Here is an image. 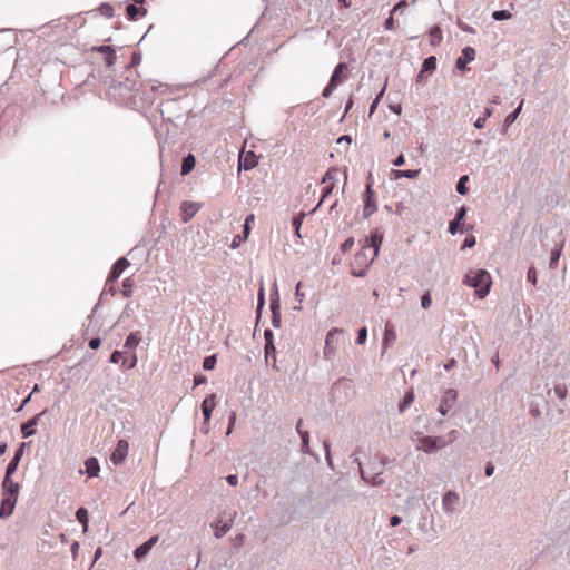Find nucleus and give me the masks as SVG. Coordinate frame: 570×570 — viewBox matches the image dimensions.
<instances>
[{
  "label": "nucleus",
  "instance_id": "1",
  "mask_svg": "<svg viewBox=\"0 0 570 570\" xmlns=\"http://www.w3.org/2000/svg\"><path fill=\"white\" fill-rule=\"evenodd\" d=\"M159 111L164 121L178 127L185 124L188 108L181 106L180 99H167L160 104Z\"/></svg>",
  "mask_w": 570,
  "mask_h": 570
},
{
  "label": "nucleus",
  "instance_id": "2",
  "mask_svg": "<svg viewBox=\"0 0 570 570\" xmlns=\"http://www.w3.org/2000/svg\"><path fill=\"white\" fill-rule=\"evenodd\" d=\"M464 283L475 288V294L479 298H484L490 292L492 281L488 271L481 268L468 273L464 277Z\"/></svg>",
  "mask_w": 570,
  "mask_h": 570
},
{
  "label": "nucleus",
  "instance_id": "3",
  "mask_svg": "<svg viewBox=\"0 0 570 570\" xmlns=\"http://www.w3.org/2000/svg\"><path fill=\"white\" fill-rule=\"evenodd\" d=\"M364 196H365V200H364V208H363V217L368 218L377 209L376 202H375V191L373 190V177H372L371 173L367 178V184L365 187Z\"/></svg>",
  "mask_w": 570,
  "mask_h": 570
},
{
  "label": "nucleus",
  "instance_id": "4",
  "mask_svg": "<svg viewBox=\"0 0 570 570\" xmlns=\"http://www.w3.org/2000/svg\"><path fill=\"white\" fill-rule=\"evenodd\" d=\"M382 242H383V233L379 228L373 229L371 232L370 236L365 238L364 247H368V248L373 249V254L368 261V264L372 263L379 256Z\"/></svg>",
  "mask_w": 570,
  "mask_h": 570
},
{
  "label": "nucleus",
  "instance_id": "5",
  "mask_svg": "<svg viewBox=\"0 0 570 570\" xmlns=\"http://www.w3.org/2000/svg\"><path fill=\"white\" fill-rule=\"evenodd\" d=\"M420 445H417V450L423 451L425 453H434L436 450L443 448L445 442L441 443V438L439 436H425L422 435L419 438Z\"/></svg>",
  "mask_w": 570,
  "mask_h": 570
},
{
  "label": "nucleus",
  "instance_id": "6",
  "mask_svg": "<svg viewBox=\"0 0 570 570\" xmlns=\"http://www.w3.org/2000/svg\"><path fill=\"white\" fill-rule=\"evenodd\" d=\"M460 503V495L458 492L450 490L442 497V510L445 514L452 515Z\"/></svg>",
  "mask_w": 570,
  "mask_h": 570
},
{
  "label": "nucleus",
  "instance_id": "7",
  "mask_svg": "<svg viewBox=\"0 0 570 570\" xmlns=\"http://www.w3.org/2000/svg\"><path fill=\"white\" fill-rule=\"evenodd\" d=\"M456 399H458V391L454 389H448L441 397V402L438 407V411L442 415H446L449 413L450 409L455 403Z\"/></svg>",
  "mask_w": 570,
  "mask_h": 570
},
{
  "label": "nucleus",
  "instance_id": "8",
  "mask_svg": "<svg viewBox=\"0 0 570 570\" xmlns=\"http://www.w3.org/2000/svg\"><path fill=\"white\" fill-rule=\"evenodd\" d=\"M129 444L126 440L121 439L117 442L115 450L110 455V461L115 465L121 464L128 454Z\"/></svg>",
  "mask_w": 570,
  "mask_h": 570
},
{
  "label": "nucleus",
  "instance_id": "9",
  "mask_svg": "<svg viewBox=\"0 0 570 570\" xmlns=\"http://www.w3.org/2000/svg\"><path fill=\"white\" fill-rule=\"evenodd\" d=\"M19 491V483L12 480V474L6 473L4 479L2 481V495L16 498L18 500Z\"/></svg>",
  "mask_w": 570,
  "mask_h": 570
},
{
  "label": "nucleus",
  "instance_id": "10",
  "mask_svg": "<svg viewBox=\"0 0 570 570\" xmlns=\"http://www.w3.org/2000/svg\"><path fill=\"white\" fill-rule=\"evenodd\" d=\"M129 266L127 258L121 257L115 262L107 277V284H112L118 281L122 272Z\"/></svg>",
  "mask_w": 570,
  "mask_h": 570
},
{
  "label": "nucleus",
  "instance_id": "11",
  "mask_svg": "<svg viewBox=\"0 0 570 570\" xmlns=\"http://www.w3.org/2000/svg\"><path fill=\"white\" fill-rule=\"evenodd\" d=\"M47 413V409L28 420L27 422L21 424V434L23 439H28L36 434V426L39 423L42 415Z\"/></svg>",
  "mask_w": 570,
  "mask_h": 570
},
{
  "label": "nucleus",
  "instance_id": "12",
  "mask_svg": "<svg viewBox=\"0 0 570 570\" xmlns=\"http://www.w3.org/2000/svg\"><path fill=\"white\" fill-rule=\"evenodd\" d=\"M355 462L358 464L361 478L365 482L370 483L372 487H380L384 483V480L381 478L383 473L382 470L374 472L372 476H370V472L367 470H364V466L361 463V461L358 459H355Z\"/></svg>",
  "mask_w": 570,
  "mask_h": 570
},
{
  "label": "nucleus",
  "instance_id": "13",
  "mask_svg": "<svg viewBox=\"0 0 570 570\" xmlns=\"http://www.w3.org/2000/svg\"><path fill=\"white\" fill-rule=\"evenodd\" d=\"M200 209V204L195 202L185 200L180 205L181 219L184 223H188L196 213Z\"/></svg>",
  "mask_w": 570,
  "mask_h": 570
},
{
  "label": "nucleus",
  "instance_id": "14",
  "mask_svg": "<svg viewBox=\"0 0 570 570\" xmlns=\"http://www.w3.org/2000/svg\"><path fill=\"white\" fill-rule=\"evenodd\" d=\"M474 59H475V50L472 47H469V46L464 47L462 49L461 56L458 57V59L455 61V67L459 70H465L466 69V65L469 62H472Z\"/></svg>",
  "mask_w": 570,
  "mask_h": 570
},
{
  "label": "nucleus",
  "instance_id": "15",
  "mask_svg": "<svg viewBox=\"0 0 570 570\" xmlns=\"http://www.w3.org/2000/svg\"><path fill=\"white\" fill-rule=\"evenodd\" d=\"M215 405H216V394L215 393L209 394L202 402V412L204 415V424H208V422L212 417V413L215 409Z\"/></svg>",
  "mask_w": 570,
  "mask_h": 570
},
{
  "label": "nucleus",
  "instance_id": "16",
  "mask_svg": "<svg viewBox=\"0 0 570 570\" xmlns=\"http://www.w3.org/2000/svg\"><path fill=\"white\" fill-rule=\"evenodd\" d=\"M28 445V443L26 442H22L19 448L16 450L14 454H13V458L10 460V462L8 463L7 468H6V473H9V474H14L18 466H19V463L23 456V453H24V449L26 446Z\"/></svg>",
  "mask_w": 570,
  "mask_h": 570
},
{
  "label": "nucleus",
  "instance_id": "17",
  "mask_svg": "<svg viewBox=\"0 0 570 570\" xmlns=\"http://www.w3.org/2000/svg\"><path fill=\"white\" fill-rule=\"evenodd\" d=\"M16 504H17L16 498H9V497L2 495L1 507H0V519L9 518L13 513Z\"/></svg>",
  "mask_w": 570,
  "mask_h": 570
},
{
  "label": "nucleus",
  "instance_id": "18",
  "mask_svg": "<svg viewBox=\"0 0 570 570\" xmlns=\"http://www.w3.org/2000/svg\"><path fill=\"white\" fill-rule=\"evenodd\" d=\"M342 333L341 330L338 328H332L327 335H326V340H325V348H324V355L326 358H331L335 351H336V347L335 346H332V341L336 340V337Z\"/></svg>",
  "mask_w": 570,
  "mask_h": 570
},
{
  "label": "nucleus",
  "instance_id": "19",
  "mask_svg": "<svg viewBox=\"0 0 570 570\" xmlns=\"http://www.w3.org/2000/svg\"><path fill=\"white\" fill-rule=\"evenodd\" d=\"M347 65L346 62H340L334 68V71L330 78V81H334V83L340 85L346 78Z\"/></svg>",
  "mask_w": 570,
  "mask_h": 570
},
{
  "label": "nucleus",
  "instance_id": "20",
  "mask_svg": "<svg viewBox=\"0 0 570 570\" xmlns=\"http://www.w3.org/2000/svg\"><path fill=\"white\" fill-rule=\"evenodd\" d=\"M567 386L564 384H557L553 390H550L548 392V396L551 399L552 397V394L560 400V402H564L566 401V397H567ZM564 406L566 404L562 403L560 404V409L559 411L560 412H563L564 411Z\"/></svg>",
  "mask_w": 570,
  "mask_h": 570
},
{
  "label": "nucleus",
  "instance_id": "21",
  "mask_svg": "<svg viewBox=\"0 0 570 570\" xmlns=\"http://www.w3.org/2000/svg\"><path fill=\"white\" fill-rule=\"evenodd\" d=\"M126 13L129 20L136 21L147 14V9L144 7H137L135 3H131L126 7Z\"/></svg>",
  "mask_w": 570,
  "mask_h": 570
},
{
  "label": "nucleus",
  "instance_id": "22",
  "mask_svg": "<svg viewBox=\"0 0 570 570\" xmlns=\"http://www.w3.org/2000/svg\"><path fill=\"white\" fill-rule=\"evenodd\" d=\"M420 169H392L391 175L394 179L409 178L414 179L420 175Z\"/></svg>",
  "mask_w": 570,
  "mask_h": 570
},
{
  "label": "nucleus",
  "instance_id": "23",
  "mask_svg": "<svg viewBox=\"0 0 570 570\" xmlns=\"http://www.w3.org/2000/svg\"><path fill=\"white\" fill-rule=\"evenodd\" d=\"M114 88L118 89L120 95H126L127 92L138 90V81L127 78L124 82H119L118 87L114 86Z\"/></svg>",
  "mask_w": 570,
  "mask_h": 570
},
{
  "label": "nucleus",
  "instance_id": "24",
  "mask_svg": "<svg viewBox=\"0 0 570 570\" xmlns=\"http://www.w3.org/2000/svg\"><path fill=\"white\" fill-rule=\"evenodd\" d=\"M86 473L89 478L98 476L100 471L99 462L96 458L91 456L85 461Z\"/></svg>",
  "mask_w": 570,
  "mask_h": 570
},
{
  "label": "nucleus",
  "instance_id": "25",
  "mask_svg": "<svg viewBox=\"0 0 570 570\" xmlns=\"http://www.w3.org/2000/svg\"><path fill=\"white\" fill-rule=\"evenodd\" d=\"M196 159L193 154H188L181 160L180 173L183 176L188 175L195 167Z\"/></svg>",
  "mask_w": 570,
  "mask_h": 570
},
{
  "label": "nucleus",
  "instance_id": "26",
  "mask_svg": "<svg viewBox=\"0 0 570 570\" xmlns=\"http://www.w3.org/2000/svg\"><path fill=\"white\" fill-rule=\"evenodd\" d=\"M257 163L256 155L253 151H249L243 160H239V166L245 170H249L256 167Z\"/></svg>",
  "mask_w": 570,
  "mask_h": 570
},
{
  "label": "nucleus",
  "instance_id": "27",
  "mask_svg": "<svg viewBox=\"0 0 570 570\" xmlns=\"http://www.w3.org/2000/svg\"><path fill=\"white\" fill-rule=\"evenodd\" d=\"M436 57L430 56L423 60L421 70L428 75H432L436 69Z\"/></svg>",
  "mask_w": 570,
  "mask_h": 570
},
{
  "label": "nucleus",
  "instance_id": "28",
  "mask_svg": "<svg viewBox=\"0 0 570 570\" xmlns=\"http://www.w3.org/2000/svg\"><path fill=\"white\" fill-rule=\"evenodd\" d=\"M265 352V362L269 364L272 362L273 367H276V347L275 344H269V346L264 347Z\"/></svg>",
  "mask_w": 570,
  "mask_h": 570
},
{
  "label": "nucleus",
  "instance_id": "29",
  "mask_svg": "<svg viewBox=\"0 0 570 570\" xmlns=\"http://www.w3.org/2000/svg\"><path fill=\"white\" fill-rule=\"evenodd\" d=\"M413 401H414V392L412 390H410L405 393L402 402L399 404L400 413L405 412L412 405Z\"/></svg>",
  "mask_w": 570,
  "mask_h": 570
},
{
  "label": "nucleus",
  "instance_id": "30",
  "mask_svg": "<svg viewBox=\"0 0 570 570\" xmlns=\"http://www.w3.org/2000/svg\"><path fill=\"white\" fill-rule=\"evenodd\" d=\"M76 519L79 521L80 524L83 527V531L86 532L88 530L89 524V518H88V511L86 508H79L76 511Z\"/></svg>",
  "mask_w": 570,
  "mask_h": 570
},
{
  "label": "nucleus",
  "instance_id": "31",
  "mask_svg": "<svg viewBox=\"0 0 570 570\" xmlns=\"http://www.w3.org/2000/svg\"><path fill=\"white\" fill-rule=\"evenodd\" d=\"M269 309H281V302H279V294L276 286V283L274 284V287L269 295Z\"/></svg>",
  "mask_w": 570,
  "mask_h": 570
},
{
  "label": "nucleus",
  "instance_id": "32",
  "mask_svg": "<svg viewBox=\"0 0 570 570\" xmlns=\"http://www.w3.org/2000/svg\"><path fill=\"white\" fill-rule=\"evenodd\" d=\"M562 246L563 245L556 246V248H553L551 250L549 267L552 268V269L558 267V263H559V259H560V256H561V253H562Z\"/></svg>",
  "mask_w": 570,
  "mask_h": 570
},
{
  "label": "nucleus",
  "instance_id": "33",
  "mask_svg": "<svg viewBox=\"0 0 570 570\" xmlns=\"http://www.w3.org/2000/svg\"><path fill=\"white\" fill-rule=\"evenodd\" d=\"M151 550V548L149 547V544H147V542L145 541L142 544L138 546L135 550H134V557L140 561L142 560L148 553L149 551Z\"/></svg>",
  "mask_w": 570,
  "mask_h": 570
},
{
  "label": "nucleus",
  "instance_id": "34",
  "mask_svg": "<svg viewBox=\"0 0 570 570\" xmlns=\"http://www.w3.org/2000/svg\"><path fill=\"white\" fill-rule=\"evenodd\" d=\"M304 218H305V213H304V212H301V213H298L297 215H295V216L293 217V219H292V226H293V228H294V230H295V235H296L297 237H299V238H301V233H299V230H301L302 224H303V222H304Z\"/></svg>",
  "mask_w": 570,
  "mask_h": 570
},
{
  "label": "nucleus",
  "instance_id": "35",
  "mask_svg": "<svg viewBox=\"0 0 570 570\" xmlns=\"http://www.w3.org/2000/svg\"><path fill=\"white\" fill-rule=\"evenodd\" d=\"M301 440H302V443H301V452L303 454H312V450L309 448V433L308 431H304L303 433H301Z\"/></svg>",
  "mask_w": 570,
  "mask_h": 570
},
{
  "label": "nucleus",
  "instance_id": "36",
  "mask_svg": "<svg viewBox=\"0 0 570 570\" xmlns=\"http://www.w3.org/2000/svg\"><path fill=\"white\" fill-rule=\"evenodd\" d=\"M337 176H338V169L332 167L323 176L322 183H328V184L335 185V183L337 181Z\"/></svg>",
  "mask_w": 570,
  "mask_h": 570
},
{
  "label": "nucleus",
  "instance_id": "37",
  "mask_svg": "<svg viewBox=\"0 0 570 570\" xmlns=\"http://www.w3.org/2000/svg\"><path fill=\"white\" fill-rule=\"evenodd\" d=\"M469 180V176L468 175H463L459 178L458 183H456V186H455V189L456 191L460 194V195H466L468 191H469V188L466 186V183Z\"/></svg>",
  "mask_w": 570,
  "mask_h": 570
},
{
  "label": "nucleus",
  "instance_id": "38",
  "mask_svg": "<svg viewBox=\"0 0 570 570\" xmlns=\"http://www.w3.org/2000/svg\"><path fill=\"white\" fill-rule=\"evenodd\" d=\"M139 342H140V337H139L138 333H130L127 336L124 346L126 348L131 350V348H135L139 344Z\"/></svg>",
  "mask_w": 570,
  "mask_h": 570
},
{
  "label": "nucleus",
  "instance_id": "39",
  "mask_svg": "<svg viewBox=\"0 0 570 570\" xmlns=\"http://www.w3.org/2000/svg\"><path fill=\"white\" fill-rule=\"evenodd\" d=\"M430 37H431V45L432 46L439 45L442 41V31H441L440 27L434 26L430 30Z\"/></svg>",
  "mask_w": 570,
  "mask_h": 570
},
{
  "label": "nucleus",
  "instance_id": "40",
  "mask_svg": "<svg viewBox=\"0 0 570 570\" xmlns=\"http://www.w3.org/2000/svg\"><path fill=\"white\" fill-rule=\"evenodd\" d=\"M522 105H523V100H521V102L519 104V106L512 111L510 112L505 119H504V125L507 127H509L511 124H513L515 121V119L518 118L519 114L521 112V109H522Z\"/></svg>",
  "mask_w": 570,
  "mask_h": 570
},
{
  "label": "nucleus",
  "instance_id": "41",
  "mask_svg": "<svg viewBox=\"0 0 570 570\" xmlns=\"http://www.w3.org/2000/svg\"><path fill=\"white\" fill-rule=\"evenodd\" d=\"M333 189H334V184H328L326 185L323 189H322V196H321V199L320 202L317 203V205L315 206V208L313 209V212H316L321 205L323 204V202L333 193Z\"/></svg>",
  "mask_w": 570,
  "mask_h": 570
},
{
  "label": "nucleus",
  "instance_id": "42",
  "mask_svg": "<svg viewBox=\"0 0 570 570\" xmlns=\"http://www.w3.org/2000/svg\"><path fill=\"white\" fill-rule=\"evenodd\" d=\"M216 363H217V355L216 354L208 355L203 361V368L205 371H212L215 368Z\"/></svg>",
  "mask_w": 570,
  "mask_h": 570
},
{
  "label": "nucleus",
  "instance_id": "43",
  "mask_svg": "<svg viewBox=\"0 0 570 570\" xmlns=\"http://www.w3.org/2000/svg\"><path fill=\"white\" fill-rule=\"evenodd\" d=\"M134 286V279L131 277H127L122 281V289H121V294L125 296V297H130L131 296V288Z\"/></svg>",
  "mask_w": 570,
  "mask_h": 570
},
{
  "label": "nucleus",
  "instance_id": "44",
  "mask_svg": "<svg viewBox=\"0 0 570 570\" xmlns=\"http://www.w3.org/2000/svg\"><path fill=\"white\" fill-rule=\"evenodd\" d=\"M492 18L493 20L495 21H503V20H509L512 18V14L510 11L508 10H495L492 12Z\"/></svg>",
  "mask_w": 570,
  "mask_h": 570
},
{
  "label": "nucleus",
  "instance_id": "45",
  "mask_svg": "<svg viewBox=\"0 0 570 570\" xmlns=\"http://www.w3.org/2000/svg\"><path fill=\"white\" fill-rule=\"evenodd\" d=\"M232 528V521L228 523H224L223 525H216V529H215V537L217 539H220L223 538Z\"/></svg>",
  "mask_w": 570,
  "mask_h": 570
},
{
  "label": "nucleus",
  "instance_id": "46",
  "mask_svg": "<svg viewBox=\"0 0 570 570\" xmlns=\"http://www.w3.org/2000/svg\"><path fill=\"white\" fill-rule=\"evenodd\" d=\"M272 313V325L275 328H279L282 326V314L281 309H271Z\"/></svg>",
  "mask_w": 570,
  "mask_h": 570
},
{
  "label": "nucleus",
  "instance_id": "47",
  "mask_svg": "<svg viewBox=\"0 0 570 570\" xmlns=\"http://www.w3.org/2000/svg\"><path fill=\"white\" fill-rule=\"evenodd\" d=\"M255 220V216L254 214H249L246 216L245 218V223H244V226H243V234H244V237L247 238L249 233H250V225L254 223Z\"/></svg>",
  "mask_w": 570,
  "mask_h": 570
},
{
  "label": "nucleus",
  "instance_id": "48",
  "mask_svg": "<svg viewBox=\"0 0 570 570\" xmlns=\"http://www.w3.org/2000/svg\"><path fill=\"white\" fill-rule=\"evenodd\" d=\"M99 12L107 18H112L115 10H114L112 6L105 2V3L100 4Z\"/></svg>",
  "mask_w": 570,
  "mask_h": 570
},
{
  "label": "nucleus",
  "instance_id": "49",
  "mask_svg": "<svg viewBox=\"0 0 570 570\" xmlns=\"http://www.w3.org/2000/svg\"><path fill=\"white\" fill-rule=\"evenodd\" d=\"M264 305H265L264 289L261 288L258 292V299H257V307H256L257 318L261 317Z\"/></svg>",
  "mask_w": 570,
  "mask_h": 570
},
{
  "label": "nucleus",
  "instance_id": "50",
  "mask_svg": "<svg viewBox=\"0 0 570 570\" xmlns=\"http://www.w3.org/2000/svg\"><path fill=\"white\" fill-rule=\"evenodd\" d=\"M367 340V328L365 326L358 328L357 336H356V343L360 345H363Z\"/></svg>",
  "mask_w": 570,
  "mask_h": 570
},
{
  "label": "nucleus",
  "instance_id": "51",
  "mask_svg": "<svg viewBox=\"0 0 570 570\" xmlns=\"http://www.w3.org/2000/svg\"><path fill=\"white\" fill-rule=\"evenodd\" d=\"M460 227H462V229H464V225H462L460 222H456V219L453 218L449 223L448 232L452 235H455Z\"/></svg>",
  "mask_w": 570,
  "mask_h": 570
},
{
  "label": "nucleus",
  "instance_id": "52",
  "mask_svg": "<svg viewBox=\"0 0 570 570\" xmlns=\"http://www.w3.org/2000/svg\"><path fill=\"white\" fill-rule=\"evenodd\" d=\"M338 85L334 83V81H328V83L326 85V87L323 89L322 91V96L324 98H328L331 97L332 92L336 89Z\"/></svg>",
  "mask_w": 570,
  "mask_h": 570
},
{
  "label": "nucleus",
  "instance_id": "53",
  "mask_svg": "<svg viewBox=\"0 0 570 570\" xmlns=\"http://www.w3.org/2000/svg\"><path fill=\"white\" fill-rule=\"evenodd\" d=\"M94 51H97L102 55L114 53L115 49L111 46L102 45L92 48Z\"/></svg>",
  "mask_w": 570,
  "mask_h": 570
},
{
  "label": "nucleus",
  "instance_id": "54",
  "mask_svg": "<svg viewBox=\"0 0 570 570\" xmlns=\"http://www.w3.org/2000/svg\"><path fill=\"white\" fill-rule=\"evenodd\" d=\"M431 304H432V298H431L430 292H426L421 297V306H422V308L428 309L431 306Z\"/></svg>",
  "mask_w": 570,
  "mask_h": 570
},
{
  "label": "nucleus",
  "instance_id": "55",
  "mask_svg": "<svg viewBox=\"0 0 570 570\" xmlns=\"http://www.w3.org/2000/svg\"><path fill=\"white\" fill-rule=\"evenodd\" d=\"M527 279L530 282L533 286L537 285L538 278H537V271L534 267H530L527 273Z\"/></svg>",
  "mask_w": 570,
  "mask_h": 570
},
{
  "label": "nucleus",
  "instance_id": "56",
  "mask_svg": "<svg viewBox=\"0 0 570 570\" xmlns=\"http://www.w3.org/2000/svg\"><path fill=\"white\" fill-rule=\"evenodd\" d=\"M264 340H265V346H269V344H274V333L272 330L266 328L264 331Z\"/></svg>",
  "mask_w": 570,
  "mask_h": 570
},
{
  "label": "nucleus",
  "instance_id": "57",
  "mask_svg": "<svg viewBox=\"0 0 570 570\" xmlns=\"http://www.w3.org/2000/svg\"><path fill=\"white\" fill-rule=\"evenodd\" d=\"M354 245V238L348 237L344 240V243L341 245V250L343 253H347Z\"/></svg>",
  "mask_w": 570,
  "mask_h": 570
},
{
  "label": "nucleus",
  "instance_id": "58",
  "mask_svg": "<svg viewBox=\"0 0 570 570\" xmlns=\"http://www.w3.org/2000/svg\"><path fill=\"white\" fill-rule=\"evenodd\" d=\"M235 422H236V413L232 412L229 417H228V426H227V431H226L227 435H229L233 432Z\"/></svg>",
  "mask_w": 570,
  "mask_h": 570
},
{
  "label": "nucleus",
  "instance_id": "59",
  "mask_svg": "<svg viewBox=\"0 0 570 570\" xmlns=\"http://www.w3.org/2000/svg\"><path fill=\"white\" fill-rule=\"evenodd\" d=\"M466 207L465 206H461L456 214H455V217L454 219H456V222H460L462 224V220L464 219L465 215H466Z\"/></svg>",
  "mask_w": 570,
  "mask_h": 570
},
{
  "label": "nucleus",
  "instance_id": "60",
  "mask_svg": "<svg viewBox=\"0 0 570 570\" xmlns=\"http://www.w3.org/2000/svg\"><path fill=\"white\" fill-rule=\"evenodd\" d=\"M137 364V356L134 354L130 360H124L122 366L134 368Z\"/></svg>",
  "mask_w": 570,
  "mask_h": 570
},
{
  "label": "nucleus",
  "instance_id": "61",
  "mask_svg": "<svg viewBox=\"0 0 570 570\" xmlns=\"http://www.w3.org/2000/svg\"><path fill=\"white\" fill-rule=\"evenodd\" d=\"M364 470H367V471L370 472V476H372V474H373L374 472H377V471H380V470H381V466L379 465V463L376 464L375 462H370V463L367 464V466H366V468H364Z\"/></svg>",
  "mask_w": 570,
  "mask_h": 570
},
{
  "label": "nucleus",
  "instance_id": "62",
  "mask_svg": "<svg viewBox=\"0 0 570 570\" xmlns=\"http://www.w3.org/2000/svg\"><path fill=\"white\" fill-rule=\"evenodd\" d=\"M207 382V377L203 374H197L194 376V387L205 384Z\"/></svg>",
  "mask_w": 570,
  "mask_h": 570
},
{
  "label": "nucleus",
  "instance_id": "63",
  "mask_svg": "<svg viewBox=\"0 0 570 570\" xmlns=\"http://www.w3.org/2000/svg\"><path fill=\"white\" fill-rule=\"evenodd\" d=\"M122 357V353L120 351H114L110 355L109 362L110 363H118Z\"/></svg>",
  "mask_w": 570,
  "mask_h": 570
},
{
  "label": "nucleus",
  "instance_id": "64",
  "mask_svg": "<svg viewBox=\"0 0 570 570\" xmlns=\"http://www.w3.org/2000/svg\"><path fill=\"white\" fill-rule=\"evenodd\" d=\"M475 245V237L474 236H470V237H466L463 242V245H462V248L465 249V248H471Z\"/></svg>",
  "mask_w": 570,
  "mask_h": 570
}]
</instances>
